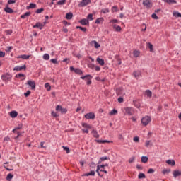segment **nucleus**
Returning a JSON list of instances; mask_svg holds the SVG:
<instances>
[{
	"label": "nucleus",
	"instance_id": "1",
	"mask_svg": "<svg viewBox=\"0 0 181 181\" xmlns=\"http://www.w3.org/2000/svg\"><path fill=\"white\" fill-rule=\"evenodd\" d=\"M149 122H151V117L149 116H146L141 119V124H143L144 127H146Z\"/></svg>",
	"mask_w": 181,
	"mask_h": 181
},
{
	"label": "nucleus",
	"instance_id": "2",
	"mask_svg": "<svg viewBox=\"0 0 181 181\" xmlns=\"http://www.w3.org/2000/svg\"><path fill=\"white\" fill-rule=\"evenodd\" d=\"M143 6L146 9H151L152 8V1L151 0H144L143 1Z\"/></svg>",
	"mask_w": 181,
	"mask_h": 181
},
{
	"label": "nucleus",
	"instance_id": "3",
	"mask_svg": "<svg viewBox=\"0 0 181 181\" xmlns=\"http://www.w3.org/2000/svg\"><path fill=\"white\" fill-rule=\"evenodd\" d=\"M116 94L119 97H124V95H125V91L124 90V88H118L116 89Z\"/></svg>",
	"mask_w": 181,
	"mask_h": 181
},
{
	"label": "nucleus",
	"instance_id": "4",
	"mask_svg": "<svg viewBox=\"0 0 181 181\" xmlns=\"http://www.w3.org/2000/svg\"><path fill=\"white\" fill-rule=\"evenodd\" d=\"M46 25V22H43V23H40V22H37L36 23V24L35 25H33L34 29L38 28L40 30H42V29H43L44 26Z\"/></svg>",
	"mask_w": 181,
	"mask_h": 181
},
{
	"label": "nucleus",
	"instance_id": "5",
	"mask_svg": "<svg viewBox=\"0 0 181 181\" xmlns=\"http://www.w3.org/2000/svg\"><path fill=\"white\" fill-rule=\"evenodd\" d=\"M1 78L3 81H11V79L12 78V76L9 74H6L1 76Z\"/></svg>",
	"mask_w": 181,
	"mask_h": 181
},
{
	"label": "nucleus",
	"instance_id": "6",
	"mask_svg": "<svg viewBox=\"0 0 181 181\" xmlns=\"http://www.w3.org/2000/svg\"><path fill=\"white\" fill-rule=\"evenodd\" d=\"M56 111H59L62 114H66V112H67V110L66 108H63L62 105H57Z\"/></svg>",
	"mask_w": 181,
	"mask_h": 181
},
{
	"label": "nucleus",
	"instance_id": "7",
	"mask_svg": "<svg viewBox=\"0 0 181 181\" xmlns=\"http://www.w3.org/2000/svg\"><path fill=\"white\" fill-rule=\"evenodd\" d=\"M81 78L82 80H84V78H86L87 85L90 86V84H91V78H93V76H91V75H86L85 76H81Z\"/></svg>",
	"mask_w": 181,
	"mask_h": 181
},
{
	"label": "nucleus",
	"instance_id": "8",
	"mask_svg": "<svg viewBox=\"0 0 181 181\" xmlns=\"http://www.w3.org/2000/svg\"><path fill=\"white\" fill-rule=\"evenodd\" d=\"M28 86H29L30 87H31V90H35L36 89V83H35V81L29 80L27 81Z\"/></svg>",
	"mask_w": 181,
	"mask_h": 181
},
{
	"label": "nucleus",
	"instance_id": "9",
	"mask_svg": "<svg viewBox=\"0 0 181 181\" xmlns=\"http://www.w3.org/2000/svg\"><path fill=\"white\" fill-rule=\"evenodd\" d=\"M106 166H108V164L100 165H98L97 166L96 173H98V176H100V177H103V175H101L100 174V169H101V168H102V169H104V168H105Z\"/></svg>",
	"mask_w": 181,
	"mask_h": 181
},
{
	"label": "nucleus",
	"instance_id": "10",
	"mask_svg": "<svg viewBox=\"0 0 181 181\" xmlns=\"http://www.w3.org/2000/svg\"><path fill=\"white\" fill-rule=\"evenodd\" d=\"M85 118L86 119H94L95 118V115L93 112H89L85 115Z\"/></svg>",
	"mask_w": 181,
	"mask_h": 181
},
{
	"label": "nucleus",
	"instance_id": "11",
	"mask_svg": "<svg viewBox=\"0 0 181 181\" xmlns=\"http://www.w3.org/2000/svg\"><path fill=\"white\" fill-rule=\"evenodd\" d=\"M90 2L91 0H82V1L79 4L78 6H87V5H88V4H90Z\"/></svg>",
	"mask_w": 181,
	"mask_h": 181
},
{
	"label": "nucleus",
	"instance_id": "12",
	"mask_svg": "<svg viewBox=\"0 0 181 181\" xmlns=\"http://www.w3.org/2000/svg\"><path fill=\"white\" fill-rule=\"evenodd\" d=\"M89 45L90 46H94L95 49H98V47H100L101 45H100V44H98V42H97V41L95 40H93V41H90L89 42Z\"/></svg>",
	"mask_w": 181,
	"mask_h": 181
},
{
	"label": "nucleus",
	"instance_id": "13",
	"mask_svg": "<svg viewBox=\"0 0 181 181\" xmlns=\"http://www.w3.org/2000/svg\"><path fill=\"white\" fill-rule=\"evenodd\" d=\"M126 113H127L128 115H134V108L132 107H126L125 108Z\"/></svg>",
	"mask_w": 181,
	"mask_h": 181
},
{
	"label": "nucleus",
	"instance_id": "14",
	"mask_svg": "<svg viewBox=\"0 0 181 181\" xmlns=\"http://www.w3.org/2000/svg\"><path fill=\"white\" fill-rule=\"evenodd\" d=\"M14 71H21V70H26V65H23L22 66H16L13 69Z\"/></svg>",
	"mask_w": 181,
	"mask_h": 181
},
{
	"label": "nucleus",
	"instance_id": "15",
	"mask_svg": "<svg viewBox=\"0 0 181 181\" xmlns=\"http://www.w3.org/2000/svg\"><path fill=\"white\" fill-rule=\"evenodd\" d=\"M79 23H81V25H83V26H86V25H88L90 22L88 21V19L83 18L79 21Z\"/></svg>",
	"mask_w": 181,
	"mask_h": 181
},
{
	"label": "nucleus",
	"instance_id": "16",
	"mask_svg": "<svg viewBox=\"0 0 181 181\" xmlns=\"http://www.w3.org/2000/svg\"><path fill=\"white\" fill-rule=\"evenodd\" d=\"M133 76L134 77H135V78L138 79L139 77H141V71H134Z\"/></svg>",
	"mask_w": 181,
	"mask_h": 181
},
{
	"label": "nucleus",
	"instance_id": "17",
	"mask_svg": "<svg viewBox=\"0 0 181 181\" xmlns=\"http://www.w3.org/2000/svg\"><path fill=\"white\" fill-rule=\"evenodd\" d=\"M174 177H177L178 176H181V171L179 170H175L173 173Z\"/></svg>",
	"mask_w": 181,
	"mask_h": 181
},
{
	"label": "nucleus",
	"instance_id": "18",
	"mask_svg": "<svg viewBox=\"0 0 181 181\" xmlns=\"http://www.w3.org/2000/svg\"><path fill=\"white\" fill-rule=\"evenodd\" d=\"M10 117H11V118H16V117H18V112L13 110L10 112Z\"/></svg>",
	"mask_w": 181,
	"mask_h": 181
},
{
	"label": "nucleus",
	"instance_id": "19",
	"mask_svg": "<svg viewBox=\"0 0 181 181\" xmlns=\"http://www.w3.org/2000/svg\"><path fill=\"white\" fill-rule=\"evenodd\" d=\"M98 144H111L112 141L108 140H96Z\"/></svg>",
	"mask_w": 181,
	"mask_h": 181
},
{
	"label": "nucleus",
	"instance_id": "20",
	"mask_svg": "<svg viewBox=\"0 0 181 181\" xmlns=\"http://www.w3.org/2000/svg\"><path fill=\"white\" fill-rule=\"evenodd\" d=\"M36 6V4L30 3V5L26 7V9H35Z\"/></svg>",
	"mask_w": 181,
	"mask_h": 181
},
{
	"label": "nucleus",
	"instance_id": "21",
	"mask_svg": "<svg viewBox=\"0 0 181 181\" xmlns=\"http://www.w3.org/2000/svg\"><path fill=\"white\" fill-rule=\"evenodd\" d=\"M95 171L91 170L90 173H87L83 174L82 176H95Z\"/></svg>",
	"mask_w": 181,
	"mask_h": 181
},
{
	"label": "nucleus",
	"instance_id": "22",
	"mask_svg": "<svg viewBox=\"0 0 181 181\" xmlns=\"http://www.w3.org/2000/svg\"><path fill=\"white\" fill-rule=\"evenodd\" d=\"M134 105L136 108H140L141 107V100H134L133 101Z\"/></svg>",
	"mask_w": 181,
	"mask_h": 181
},
{
	"label": "nucleus",
	"instance_id": "23",
	"mask_svg": "<svg viewBox=\"0 0 181 181\" xmlns=\"http://www.w3.org/2000/svg\"><path fill=\"white\" fill-rule=\"evenodd\" d=\"M4 11L7 13H13V10L9 8L8 6L4 8Z\"/></svg>",
	"mask_w": 181,
	"mask_h": 181
},
{
	"label": "nucleus",
	"instance_id": "24",
	"mask_svg": "<svg viewBox=\"0 0 181 181\" xmlns=\"http://www.w3.org/2000/svg\"><path fill=\"white\" fill-rule=\"evenodd\" d=\"M30 57V55L23 54L18 57V59H23V60H28V59H29Z\"/></svg>",
	"mask_w": 181,
	"mask_h": 181
},
{
	"label": "nucleus",
	"instance_id": "25",
	"mask_svg": "<svg viewBox=\"0 0 181 181\" xmlns=\"http://www.w3.org/2000/svg\"><path fill=\"white\" fill-rule=\"evenodd\" d=\"M32 13L30 12H26L23 15L21 16V19H25L27 16H30Z\"/></svg>",
	"mask_w": 181,
	"mask_h": 181
},
{
	"label": "nucleus",
	"instance_id": "26",
	"mask_svg": "<svg viewBox=\"0 0 181 181\" xmlns=\"http://www.w3.org/2000/svg\"><path fill=\"white\" fill-rule=\"evenodd\" d=\"M110 158L105 156V157H101L98 161V164L101 163L102 162H104V160H109Z\"/></svg>",
	"mask_w": 181,
	"mask_h": 181
},
{
	"label": "nucleus",
	"instance_id": "27",
	"mask_svg": "<svg viewBox=\"0 0 181 181\" xmlns=\"http://www.w3.org/2000/svg\"><path fill=\"white\" fill-rule=\"evenodd\" d=\"M141 160L142 163H146L149 160V158H148V156H142Z\"/></svg>",
	"mask_w": 181,
	"mask_h": 181
},
{
	"label": "nucleus",
	"instance_id": "28",
	"mask_svg": "<svg viewBox=\"0 0 181 181\" xmlns=\"http://www.w3.org/2000/svg\"><path fill=\"white\" fill-rule=\"evenodd\" d=\"M166 163H168V165H170L171 166H175V162L174 160H168L166 161Z\"/></svg>",
	"mask_w": 181,
	"mask_h": 181
},
{
	"label": "nucleus",
	"instance_id": "29",
	"mask_svg": "<svg viewBox=\"0 0 181 181\" xmlns=\"http://www.w3.org/2000/svg\"><path fill=\"white\" fill-rule=\"evenodd\" d=\"M173 16H175V18H181V13H179L178 11H173Z\"/></svg>",
	"mask_w": 181,
	"mask_h": 181
},
{
	"label": "nucleus",
	"instance_id": "30",
	"mask_svg": "<svg viewBox=\"0 0 181 181\" xmlns=\"http://www.w3.org/2000/svg\"><path fill=\"white\" fill-rule=\"evenodd\" d=\"M96 62L100 64V66H104V59L98 57Z\"/></svg>",
	"mask_w": 181,
	"mask_h": 181
},
{
	"label": "nucleus",
	"instance_id": "31",
	"mask_svg": "<svg viewBox=\"0 0 181 181\" xmlns=\"http://www.w3.org/2000/svg\"><path fill=\"white\" fill-rule=\"evenodd\" d=\"M73 18V13L71 12H69V13H67L66 15V19H68V20H70Z\"/></svg>",
	"mask_w": 181,
	"mask_h": 181
},
{
	"label": "nucleus",
	"instance_id": "32",
	"mask_svg": "<svg viewBox=\"0 0 181 181\" xmlns=\"http://www.w3.org/2000/svg\"><path fill=\"white\" fill-rule=\"evenodd\" d=\"M92 134L94 136V138H100V135L98 134V133L95 130L92 131Z\"/></svg>",
	"mask_w": 181,
	"mask_h": 181
},
{
	"label": "nucleus",
	"instance_id": "33",
	"mask_svg": "<svg viewBox=\"0 0 181 181\" xmlns=\"http://www.w3.org/2000/svg\"><path fill=\"white\" fill-rule=\"evenodd\" d=\"M6 179L8 181H11V179H13V175H12L11 173L8 174Z\"/></svg>",
	"mask_w": 181,
	"mask_h": 181
},
{
	"label": "nucleus",
	"instance_id": "34",
	"mask_svg": "<svg viewBox=\"0 0 181 181\" xmlns=\"http://www.w3.org/2000/svg\"><path fill=\"white\" fill-rule=\"evenodd\" d=\"M164 2L169 4V5H172L173 4H176V1L175 0H163Z\"/></svg>",
	"mask_w": 181,
	"mask_h": 181
},
{
	"label": "nucleus",
	"instance_id": "35",
	"mask_svg": "<svg viewBox=\"0 0 181 181\" xmlns=\"http://www.w3.org/2000/svg\"><path fill=\"white\" fill-rule=\"evenodd\" d=\"M149 146H152V141H146L145 144V147L148 148Z\"/></svg>",
	"mask_w": 181,
	"mask_h": 181
},
{
	"label": "nucleus",
	"instance_id": "36",
	"mask_svg": "<svg viewBox=\"0 0 181 181\" xmlns=\"http://www.w3.org/2000/svg\"><path fill=\"white\" fill-rule=\"evenodd\" d=\"M147 47L150 49V52H153V45L151 42L147 43Z\"/></svg>",
	"mask_w": 181,
	"mask_h": 181
},
{
	"label": "nucleus",
	"instance_id": "37",
	"mask_svg": "<svg viewBox=\"0 0 181 181\" xmlns=\"http://www.w3.org/2000/svg\"><path fill=\"white\" fill-rule=\"evenodd\" d=\"M141 54V52L138 50H134L133 52V54L135 57H139V54Z\"/></svg>",
	"mask_w": 181,
	"mask_h": 181
},
{
	"label": "nucleus",
	"instance_id": "38",
	"mask_svg": "<svg viewBox=\"0 0 181 181\" xmlns=\"http://www.w3.org/2000/svg\"><path fill=\"white\" fill-rule=\"evenodd\" d=\"M114 29H115L116 32H121V26L117 25H113Z\"/></svg>",
	"mask_w": 181,
	"mask_h": 181
},
{
	"label": "nucleus",
	"instance_id": "39",
	"mask_svg": "<svg viewBox=\"0 0 181 181\" xmlns=\"http://www.w3.org/2000/svg\"><path fill=\"white\" fill-rule=\"evenodd\" d=\"M139 179H145L146 176L145 175L144 173H140L138 175Z\"/></svg>",
	"mask_w": 181,
	"mask_h": 181
},
{
	"label": "nucleus",
	"instance_id": "40",
	"mask_svg": "<svg viewBox=\"0 0 181 181\" xmlns=\"http://www.w3.org/2000/svg\"><path fill=\"white\" fill-rule=\"evenodd\" d=\"M104 21V18H99L95 21V23H97L98 25L100 23H103V22Z\"/></svg>",
	"mask_w": 181,
	"mask_h": 181
},
{
	"label": "nucleus",
	"instance_id": "41",
	"mask_svg": "<svg viewBox=\"0 0 181 181\" xmlns=\"http://www.w3.org/2000/svg\"><path fill=\"white\" fill-rule=\"evenodd\" d=\"M45 87L47 88V91H50V90H52V86L50 84H49V83H46Z\"/></svg>",
	"mask_w": 181,
	"mask_h": 181
},
{
	"label": "nucleus",
	"instance_id": "42",
	"mask_svg": "<svg viewBox=\"0 0 181 181\" xmlns=\"http://www.w3.org/2000/svg\"><path fill=\"white\" fill-rule=\"evenodd\" d=\"M115 114H118V111L115 109H113L112 111L110 112V115H115Z\"/></svg>",
	"mask_w": 181,
	"mask_h": 181
},
{
	"label": "nucleus",
	"instance_id": "43",
	"mask_svg": "<svg viewBox=\"0 0 181 181\" xmlns=\"http://www.w3.org/2000/svg\"><path fill=\"white\" fill-rule=\"evenodd\" d=\"M162 173L163 175H168V173H170V169H164L163 171H162Z\"/></svg>",
	"mask_w": 181,
	"mask_h": 181
},
{
	"label": "nucleus",
	"instance_id": "44",
	"mask_svg": "<svg viewBox=\"0 0 181 181\" xmlns=\"http://www.w3.org/2000/svg\"><path fill=\"white\" fill-rule=\"evenodd\" d=\"M76 29H80L82 32H87V28L81 26H76Z\"/></svg>",
	"mask_w": 181,
	"mask_h": 181
},
{
	"label": "nucleus",
	"instance_id": "45",
	"mask_svg": "<svg viewBox=\"0 0 181 181\" xmlns=\"http://www.w3.org/2000/svg\"><path fill=\"white\" fill-rule=\"evenodd\" d=\"M146 95H147V97H152V91H151L150 90H146Z\"/></svg>",
	"mask_w": 181,
	"mask_h": 181
},
{
	"label": "nucleus",
	"instance_id": "46",
	"mask_svg": "<svg viewBox=\"0 0 181 181\" xmlns=\"http://www.w3.org/2000/svg\"><path fill=\"white\" fill-rule=\"evenodd\" d=\"M42 57L44 60H49L50 59V55H49V54H45Z\"/></svg>",
	"mask_w": 181,
	"mask_h": 181
},
{
	"label": "nucleus",
	"instance_id": "47",
	"mask_svg": "<svg viewBox=\"0 0 181 181\" xmlns=\"http://www.w3.org/2000/svg\"><path fill=\"white\" fill-rule=\"evenodd\" d=\"M74 72L76 73V74H83V71L80 69H74Z\"/></svg>",
	"mask_w": 181,
	"mask_h": 181
},
{
	"label": "nucleus",
	"instance_id": "48",
	"mask_svg": "<svg viewBox=\"0 0 181 181\" xmlns=\"http://www.w3.org/2000/svg\"><path fill=\"white\" fill-rule=\"evenodd\" d=\"M115 59L117 60V64H119V65H121L122 64V62H121V59H119V56H118V55H116L115 56Z\"/></svg>",
	"mask_w": 181,
	"mask_h": 181
},
{
	"label": "nucleus",
	"instance_id": "49",
	"mask_svg": "<svg viewBox=\"0 0 181 181\" xmlns=\"http://www.w3.org/2000/svg\"><path fill=\"white\" fill-rule=\"evenodd\" d=\"M62 148L64 151H66V153H70V148L69 147L63 146Z\"/></svg>",
	"mask_w": 181,
	"mask_h": 181
},
{
	"label": "nucleus",
	"instance_id": "50",
	"mask_svg": "<svg viewBox=\"0 0 181 181\" xmlns=\"http://www.w3.org/2000/svg\"><path fill=\"white\" fill-rule=\"evenodd\" d=\"M64 4H66V0H61L57 3V5H64Z\"/></svg>",
	"mask_w": 181,
	"mask_h": 181
},
{
	"label": "nucleus",
	"instance_id": "51",
	"mask_svg": "<svg viewBox=\"0 0 181 181\" xmlns=\"http://www.w3.org/2000/svg\"><path fill=\"white\" fill-rule=\"evenodd\" d=\"M135 162V156H132L129 159V163H134Z\"/></svg>",
	"mask_w": 181,
	"mask_h": 181
},
{
	"label": "nucleus",
	"instance_id": "52",
	"mask_svg": "<svg viewBox=\"0 0 181 181\" xmlns=\"http://www.w3.org/2000/svg\"><path fill=\"white\" fill-rule=\"evenodd\" d=\"M6 165H8V162H6V163H5L4 164V167L6 169V170H9V171L13 170V168H8V166H6Z\"/></svg>",
	"mask_w": 181,
	"mask_h": 181
},
{
	"label": "nucleus",
	"instance_id": "53",
	"mask_svg": "<svg viewBox=\"0 0 181 181\" xmlns=\"http://www.w3.org/2000/svg\"><path fill=\"white\" fill-rule=\"evenodd\" d=\"M43 11H45V9L43 8H38L36 10V13H42V12H43Z\"/></svg>",
	"mask_w": 181,
	"mask_h": 181
},
{
	"label": "nucleus",
	"instance_id": "54",
	"mask_svg": "<svg viewBox=\"0 0 181 181\" xmlns=\"http://www.w3.org/2000/svg\"><path fill=\"white\" fill-rule=\"evenodd\" d=\"M124 96H120L118 98L117 101L118 103H124Z\"/></svg>",
	"mask_w": 181,
	"mask_h": 181
},
{
	"label": "nucleus",
	"instance_id": "55",
	"mask_svg": "<svg viewBox=\"0 0 181 181\" xmlns=\"http://www.w3.org/2000/svg\"><path fill=\"white\" fill-rule=\"evenodd\" d=\"M16 78H21V77H25V74H18L16 75Z\"/></svg>",
	"mask_w": 181,
	"mask_h": 181
},
{
	"label": "nucleus",
	"instance_id": "56",
	"mask_svg": "<svg viewBox=\"0 0 181 181\" xmlns=\"http://www.w3.org/2000/svg\"><path fill=\"white\" fill-rule=\"evenodd\" d=\"M51 115L54 118H57V117H59V115H57V113H56L54 111L52 112Z\"/></svg>",
	"mask_w": 181,
	"mask_h": 181
},
{
	"label": "nucleus",
	"instance_id": "57",
	"mask_svg": "<svg viewBox=\"0 0 181 181\" xmlns=\"http://www.w3.org/2000/svg\"><path fill=\"white\" fill-rule=\"evenodd\" d=\"M112 12H118V7H117V6H113L112 8Z\"/></svg>",
	"mask_w": 181,
	"mask_h": 181
},
{
	"label": "nucleus",
	"instance_id": "58",
	"mask_svg": "<svg viewBox=\"0 0 181 181\" xmlns=\"http://www.w3.org/2000/svg\"><path fill=\"white\" fill-rule=\"evenodd\" d=\"M101 12L103 13H108V12H110V10L108 8H104V9H102Z\"/></svg>",
	"mask_w": 181,
	"mask_h": 181
},
{
	"label": "nucleus",
	"instance_id": "59",
	"mask_svg": "<svg viewBox=\"0 0 181 181\" xmlns=\"http://www.w3.org/2000/svg\"><path fill=\"white\" fill-rule=\"evenodd\" d=\"M147 173H148V174L155 173V170H153V168H150V169H148V170L147 171Z\"/></svg>",
	"mask_w": 181,
	"mask_h": 181
},
{
	"label": "nucleus",
	"instance_id": "60",
	"mask_svg": "<svg viewBox=\"0 0 181 181\" xmlns=\"http://www.w3.org/2000/svg\"><path fill=\"white\" fill-rule=\"evenodd\" d=\"M8 5H11L12 4H16V0H8Z\"/></svg>",
	"mask_w": 181,
	"mask_h": 181
},
{
	"label": "nucleus",
	"instance_id": "61",
	"mask_svg": "<svg viewBox=\"0 0 181 181\" xmlns=\"http://www.w3.org/2000/svg\"><path fill=\"white\" fill-rule=\"evenodd\" d=\"M151 17H152L153 19H159V18L158 17V16H156V13H153L151 15Z\"/></svg>",
	"mask_w": 181,
	"mask_h": 181
},
{
	"label": "nucleus",
	"instance_id": "62",
	"mask_svg": "<svg viewBox=\"0 0 181 181\" xmlns=\"http://www.w3.org/2000/svg\"><path fill=\"white\" fill-rule=\"evenodd\" d=\"M134 142H139V137L135 136L133 139Z\"/></svg>",
	"mask_w": 181,
	"mask_h": 181
},
{
	"label": "nucleus",
	"instance_id": "63",
	"mask_svg": "<svg viewBox=\"0 0 181 181\" xmlns=\"http://www.w3.org/2000/svg\"><path fill=\"white\" fill-rule=\"evenodd\" d=\"M5 32L6 35H12V30H6Z\"/></svg>",
	"mask_w": 181,
	"mask_h": 181
},
{
	"label": "nucleus",
	"instance_id": "64",
	"mask_svg": "<svg viewBox=\"0 0 181 181\" xmlns=\"http://www.w3.org/2000/svg\"><path fill=\"white\" fill-rule=\"evenodd\" d=\"M87 19H90V21H93V14H88L87 16Z\"/></svg>",
	"mask_w": 181,
	"mask_h": 181
}]
</instances>
